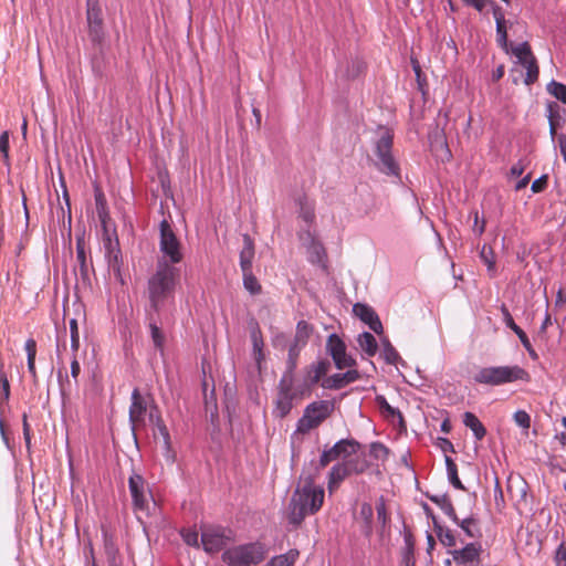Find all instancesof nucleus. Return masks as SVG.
<instances>
[{"label": "nucleus", "mask_w": 566, "mask_h": 566, "mask_svg": "<svg viewBox=\"0 0 566 566\" xmlns=\"http://www.w3.org/2000/svg\"><path fill=\"white\" fill-rule=\"evenodd\" d=\"M313 474L302 473L298 485L289 504V522L294 526L302 524L307 515L318 512L324 502V489L314 484Z\"/></svg>", "instance_id": "obj_1"}, {"label": "nucleus", "mask_w": 566, "mask_h": 566, "mask_svg": "<svg viewBox=\"0 0 566 566\" xmlns=\"http://www.w3.org/2000/svg\"><path fill=\"white\" fill-rule=\"evenodd\" d=\"M179 271L166 260H158L155 273L148 279L147 291L151 310L159 312L174 295Z\"/></svg>", "instance_id": "obj_2"}, {"label": "nucleus", "mask_w": 566, "mask_h": 566, "mask_svg": "<svg viewBox=\"0 0 566 566\" xmlns=\"http://www.w3.org/2000/svg\"><path fill=\"white\" fill-rule=\"evenodd\" d=\"M268 554L265 545L261 542H252L226 549L222 560L228 566H254L262 563Z\"/></svg>", "instance_id": "obj_3"}, {"label": "nucleus", "mask_w": 566, "mask_h": 566, "mask_svg": "<svg viewBox=\"0 0 566 566\" xmlns=\"http://www.w3.org/2000/svg\"><path fill=\"white\" fill-rule=\"evenodd\" d=\"M530 374L517 365L484 367L474 375L475 382L490 386H500L517 380L530 381Z\"/></svg>", "instance_id": "obj_4"}, {"label": "nucleus", "mask_w": 566, "mask_h": 566, "mask_svg": "<svg viewBox=\"0 0 566 566\" xmlns=\"http://www.w3.org/2000/svg\"><path fill=\"white\" fill-rule=\"evenodd\" d=\"M335 408L333 401L318 400L310 403L304 409L303 416L298 419L295 433H308L311 430L319 427L331 417Z\"/></svg>", "instance_id": "obj_5"}, {"label": "nucleus", "mask_w": 566, "mask_h": 566, "mask_svg": "<svg viewBox=\"0 0 566 566\" xmlns=\"http://www.w3.org/2000/svg\"><path fill=\"white\" fill-rule=\"evenodd\" d=\"M159 231V250L163 253L161 260H166L171 265L181 262L184 258L181 252V244L176 237L170 223L166 219L160 222Z\"/></svg>", "instance_id": "obj_6"}, {"label": "nucleus", "mask_w": 566, "mask_h": 566, "mask_svg": "<svg viewBox=\"0 0 566 566\" xmlns=\"http://www.w3.org/2000/svg\"><path fill=\"white\" fill-rule=\"evenodd\" d=\"M234 541V533L222 526H208L201 531V543L203 549L209 554L222 551L229 543Z\"/></svg>", "instance_id": "obj_7"}, {"label": "nucleus", "mask_w": 566, "mask_h": 566, "mask_svg": "<svg viewBox=\"0 0 566 566\" xmlns=\"http://www.w3.org/2000/svg\"><path fill=\"white\" fill-rule=\"evenodd\" d=\"M391 148L392 135L386 132L376 143V155L378 157L376 166L382 174L398 177L399 165L391 154Z\"/></svg>", "instance_id": "obj_8"}, {"label": "nucleus", "mask_w": 566, "mask_h": 566, "mask_svg": "<svg viewBox=\"0 0 566 566\" xmlns=\"http://www.w3.org/2000/svg\"><path fill=\"white\" fill-rule=\"evenodd\" d=\"M368 469V462L365 459H350L334 464L328 474V488L338 486L346 478L352 474L364 473Z\"/></svg>", "instance_id": "obj_9"}, {"label": "nucleus", "mask_w": 566, "mask_h": 566, "mask_svg": "<svg viewBox=\"0 0 566 566\" xmlns=\"http://www.w3.org/2000/svg\"><path fill=\"white\" fill-rule=\"evenodd\" d=\"M86 23L92 43L101 44L105 38V28L99 0H86Z\"/></svg>", "instance_id": "obj_10"}, {"label": "nucleus", "mask_w": 566, "mask_h": 566, "mask_svg": "<svg viewBox=\"0 0 566 566\" xmlns=\"http://www.w3.org/2000/svg\"><path fill=\"white\" fill-rule=\"evenodd\" d=\"M128 488L134 510L142 512L146 511L148 509L151 494L147 489L145 479L140 474L133 472L128 479Z\"/></svg>", "instance_id": "obj_11"}, {"label": "nucleus", "mask_w": 566, "mask_h": 566, "mask_svg": "<svg viewBox=\"0 0 566 566\" xmlns=\"http://www.w3.org/2000/svg\"><path fill=\"white\" fill-rule=\"evenodd\" d=\"M326 349L332 356L335 366L338 369L356 366V360L346 354V345L336 334H331L327 338Z\"/></svg>", "instance_id": "obj_12"}, {"label": "nucleus", "mask_w": 566, "mask_h": 566, "mask_svg": "<svg viewBox=\"0 0 566 566\" xmlns=\"http://www.w3.org/2000/svg\"><path fill=\"white\" fill-rule=\"evenodd\" d=\"M147 401L142 396L138 388L132 392V403L129 407V422L132 430L135 432L138 428L146 426Z\"/></svg>", "instance_id": "obj_13"}, {"label": "nucleus", "mask_w": 566, "mask_h": 566, "mask_svg": "<svg viewBox=\"0 0 566 566\" xmlns=\"http://www.w3.org/2000/svg\"><path fill=\"white\" fill-rule=\"evenodd\" d=\"M482 546L479 543H469L463 548L451 552L453 560L462 566H476L480 563Z\"/></svg>", "instance_id": "obj_14"}, {"label": "nucleus", "mask_w": 566, "mask_h": 566, "mask_svg": "<svg viewBox=\"0 0 566 566\" xmlns=\"http://www.w3.org/2000/svg\"><path fill=\"white\" fill-rule=\"evenodd\" d=\"M354 314L359 317L369 328L376 334L380 335L384 332L382 324L379 316L373 307L367 304L356 303L353 306Z\"/></svg>", "instance_id": "obj_15"}, {"label": "nucleus", "mask_w": 566, "mask_h": 566, "mask_svg": "<svg viewBox=\"0 0 566 566\" xmlns=\"http://www.w3.org/2000/svg\"><path fill=\"white\" fill-rule=\"evenodd\" d=\"M329 366L331 364L328 360H319L315 364L310 365L306 368L303 389L301 390V394H303L304 391H310L311 388L314 385H316L327 374Z\"/></svg>", "instance_id": "obj_16"}, {"label": "nucleus", "mask_w": 566, "mask_h": 566, "mask_svg": "<svg viewBox=\"0 0 566 566\" xmlns=\"http://www.w3.org/2000/svg\"><path fill=\"white\" fill-rule=\"evenodd\" d=\"M76 261L82 283L85 285L90 284V269H93V265L92 262H87L86 242L83 234L76 237Z\"/></svg>", "instance_id": "obj_17"}, {"label": "nucleus", "mask_w": 566, "mask_h": 566, "mask_svg": "<svg viewBox=\"0 0 566 566\" xmlns=\"http://www.w3.org/2000/svg\"><path fill=\"white\" fill-rule=\"evenodd\" d=\"M249 328H250V336H251L252 347H253L252 355H253V358H254L258 369L261 370V364L264 360V353H263L264 342H263L262 332L259 326V323L254 318L250 319Z\"/></svg>", "instance_id": "obj_18"}, {"label": "nucleus", "mask_w": 566, "mask_h": 566, "mask_svg": "<svg viewBox=\"0 0 566 566\" xmlns=\"http://www.w3.org/2000/svg\"><path fill=\"white\" fill-rule=\"evenodd\" d=\"M359 373L356 369H349L343 374H334L326 377L322 381V387L325 389L338 390L359 379Z\"/></svg>", "instance_id": "obj_19"}, {"label": "nucleus", "mask_w": 566, "mask_h": 566, "mask_svg": "<svg viewBox=\"0 0 566 566\" xmlns=\"http://www.w3.org/2000/svg\"><path fill=\"white\" fill-rule=\"evenodd\" d=\"M149 421L157 428L159 434L164 440V446L167 450L170 449V434L168 428L166 427L161 416L158 413V407L155 401L151 399V405L149 406Z\"/></svg>", "instance_id": "obj_20"}, {"label": "nucleus", "mask_w": 566, "mask_h": 566, "mask_svg": "<svg viewBox=\"0 0 566 566\" xmlns=\"http://www.w3.org/2000/svg\"><path fill=\"white\" fill-rule=\"evenodd\" d=\"M242 240L243 248L240 252V268L241 271L252 270V262L255 254L254 242L249 234H243Z\"/></svg>", "instance_id": "obj_21"}, {"label": "nucleus", "mask_w": 566, "mask_h": 566, "mask_svg": "<svg viewBox=\"0 0 566 566\" xmlns=\"http://www.w3.org/2000/svg\"><path fill=\"white\" fill-rule=\"evenodd\" d=\"M104 553L107 559L108 566H122V559L119 556L118 547L115 539L107 532H104Z\"/></svg>", "instance_id": "obj_22"}, {"label": "nucleus", "mask_w": 566, "mask_h": 566, "mask_svg": "<svg viewBox=\"0 0 566 566\" xmlns=\"http://www.w3.org/2000/svg\"><path fill=\"white\" fill-rule=\"evenodd\" d=\"M427 496L432 503L438 505L452 522L459 523V517L455 513L451 499L447 493L436 495L428 494Z\"/></svg>", "instance_id": "obj_23"}, {"label": "nucleus", "mask_w": 566, "mask_h": 566, "mask_svg": "<svg viewBox=\"0 0 566 566\" xmlns=\"http://www.w3.org/2000/svg\"><path fill=\"white\" fill-rule=\"evenodd\" d=\"M373 517L374 509L369 503H363L360 505L358 518L363 521L360 531L365 537L370 538L373 535Z\"/></svg>", "instance_id": "obj_24"}, {"label": "nucleus", "mask_w": 566, "mask_h": 566, "mask_svg": "<svg viewBox=\"0 0 566 566\" xmlns=\"http://www.w3.org/2000/svg\"><path fill=\"white\" fill-rule=\"evenodd\" d=\"M94 199L98 219L102 223V227L106 228L111 218L105 195L99 187H95Z\"/></svg>", "instance_id": "obj_25"}, {"label": "nucleus", "mask_w": 566, "mask_h": 566, "mask_svg": "<svg viewBox=\"0 0 566 566\" xmlns=\"http://www.w3.org/2000/svg\"><path fill=\"white\" fill-rule=\"evenodd\" d=\"M463 423L467 428L472 430L476 440L481 441L485 437L486 429L473 412H464Z\"/></svg>", "instance_id": "obj_26"}, {"label": "nucleus", "mask_w": 566, "mask_h": 566, "mask_svg": "<svg viewBox=\"0 0 566 566\" xmlns=\"http://www.w3.org/2000/svg\"><path fill=\"white\" fill-rule=\"evenodd\" d=\"M336 444H340L339 458L343 459V461L350 460V457L358 454L361 449V444L355 439H342L337 441Z\"/></svg>", "instance_id": "obj_27"}, {"label": "nucleus", "mask_w": 566, "mask_h": 566, "mask_svg": "<svg viewBox=\"0 0 566 566\" xmlns=\"http://www.w3.org/2000/svg\"><path fill=\"white\" fill-rule=\"evenodd\" d=\"M462 531L465 533V535L470 538H479L482 536L481 528L479 526V522L475 517L469 516L463 520H459V523H457Z\"/></svg>", "instance_id": "obj_28"}, {"label": "nucleus", "mask_w": 566, "mask_h": 566, "mask_svg": "<svg viewBox=\"0 0 566 566\" xmlns=\"http://www.w3.org/2000/svg\"><path fill=\"white\" fill-rule=\"evenodd\" d=\"M444 128L441 129V132H436L433 137H430V145L432 150H438V147L441 149L443 155L441 156L442 160H450L452 155L448 147V144L444 138Z\"/></svg>", "instance_id": "obj_29"}, {"label": "nucleus", "mask_w": 566, "mask_h": 566, "mask_svg": "<svg viewBox=\"0 0 566 566\" xmlns=\"http://www.w3.org/2000/svg\"><path fill=\"white\" fill-rule=\"evenodd\" d=\"M24 348L28 356V370L32 376L33 381L35 382L38 380L35 369L36 342L33 338L27 339Z\"/></svg>", "instance_id": "obj_30"}, {"label": "nucleus", "mask_w": 566, "mask_h": 566, "mask_svg": "<svg viewBox=\"0 0 566 566\" xmlns=\"http://www.w3.org/2000/svg\"><path fill=\"white\" fill-rule=\"evenodd\" d=\"M293 396L277 395L275 400V413L279 418H285L293 408Z\"/></svg>", "instance_id": "obj_31"}, {"label": "nucleus", "mask_w": 566, "mask_h": 566, "mask_svg": "<svg viewBox=\"0 0 566 566\" xmlns=\"http://www.w3.org/2000/svg\"><path fill=\"white\" fill-rule=\"evenodd\" d=\"M360 348L368 355L374 356L377 353L378 345L373 334L364 332L358 336Z\"/></svg>", "instance_id": "obj_32"}, {"label": "nucleus", "mask_w": 566, "mask_h": 566, "mask_svg": "<svg viewBox=\"0 0 566 566\" xmlns=\"http://www.w3.org/2000/svg\"><path fill=\"white\" fill-rule=\"evenodd\" d=\"M294 373L284 371L280 379L277 387V395L293 396L296 397V392L293 391Z\"/></svg>", "instance_id": "obj_33"}, {"label": "nucleus", "mask_w": 566, "mask_h": 566, "mask_svg": "<svg viewBox=\"0 0 566 566\" xmlns=\"http://www.w3.org/2000/svg\"><path fill=\"white\" fill-rule=\"evenodd\" d=\"M376 403H377V406L379 407V409H380L381 413H382L386 418H392V419H394V418H396V417H397V418L399 419V421H400V422H402V421H403L402 413H401L398 409H396V408L391 407V406L388 403L387 399H386L384 396L378 395V396L376 397Z\"/></svg>", "instance_id": "obj_34"}, {"label": "nucleus", "mask_w": 566, "mask_h": 566, "mask_svg": "<svg viewBox=\"0 0 566 566\" xmlns=\"http://www.w3.org/2000/svg\"><path fill=\"white\" fill-rule=\"evenodd\" d=\"M298 557V551L291 549L286 554L274 556L268 562L270 566H293Z\"/></svg>", "instance_id": "obj_35"}, {"label": "nucleus", "mask_w": 566, "mask_h": 566, "mask_svg": "<svg viewBox=\"0 0 566 566\" xmlns=\"http://www.w3.org/2000/svg\"><path fill=\"white\" fill-rule=\"evenodd\" d=\"M512 53L517 57V62L525 66L531 57H534L531 46L527 42H523L511 49Z\"/></svg>", "instance_id": "obj_36"}, {"label": "nucleus", "mask_w": 566, "mask_h": 566, "mask_svg": "<svg viewBox=\"0 0 566 566\" xmlns=\"http://www.w3.org/2000/svg\"><path fill=\"white\" fill-rule=\"evenodd\" d=\"M446 465H447V472L450 483L458 490L464 491L465 488L462 484L461 480L458 475V468L454 461L450 457H446Z\"/></svg>", "instance_id": "obj_37"}, {"label": "nucleus", "mask_w": 566, "mask_h": 566, "mask_svg": "<svg viewBox=\"0 0 566 566\" xmlns=\"http://www.w3.org/2000/svg\"><path fill=\"white\" fill-rule=\"evenodd\" d=\"M243 285L251 294L256 295L261 293V285L258 279L254 276L252 270L242 271Z\"/></svg>", "instance_id": "obj_38"}, {"label": "nucleus", "mask_w": 566, "mask_h": 566, "mask_svg": "<svg viewBox=\"0 0 566 566\" xmlns=\"http://www.w3.org/2000/svg\"><path fill=\"white\" fill-rule=\"evenodd\" d=\"M547 92L554 96L556 99L560 101L563 104L566 105V85L557 82L555 80H552L547 86Z\"/></svg>", "instance_id": "obj_39"}, {"label": "nucleus", "mask_w": 566, "mask_h": 566, "mask_svg": "<svg viewBox=\"0 0 566 566\" xmlns=\"http://www.w3.org/2000/svg\"><path fill=\"white\" fill-rule=\"evenodd\" d=\"M339 449L340 444H334L328 450H324L319 457L318 468L327 467L332 461H335L339 458Z\"/></svg>", "instance_id": "obj_40"}, {"label": "nucleus", "mask_w": 566, "mask_h": 566, "mask_svg": "<svg viewBox=\"0 0 566 566\" xmlns=\"http://www.w3.org/2000/svg\"><path fill=\"white\" fill-rule=\"evenodd\" d=\"M297 203L300 206V217L305 222H312L315 218L313 205L307 201L305 196L298 198Z\"/></svg>", "instance_id": "obj_41"}, {"label": "nucleus", "mask_w": 566, "mask_h": 566, "mask_svg": "<svg viewBox=\"0 0 566 566\" xmlns=\"http://www.w3.org/2000/svg\"><path fill=\"white\" fill-rule=\"evenodd\" d=\"M303 346L300 345L297 342H293L289 347V356L286 360V371L294 373L296 365H297V358L301 352V348Z\"/></svg>", "instance_id": "obj_42"}, {"label": "nucleus", "mask_w": 566, "mask_h": 566, "mask_svg": "<svg viewBox=\"0 0 566 566\" xmlns=\"http://www.w3.org/2000/svg\"><path fill=\"white\" fill-rule=\"evenodd\" d=\"M381 356L389 365H395L400 359L398 352L395 349V347L390 344L388 339H385L382 342Z\"/></svg>", "instance_id": "obj_43"}, {"label": "nucleus", "mask_w": 566, "mask_h": 566, "mask_svg": "<svg viewBox=\"0 0 566 566\" xmlns=\"http://www.w3.org/2000/svg\"><path fill=\"white\" fill-rule=\"evenodd\" d=\"M524 67L526 69V76L524 78L525 84H534L538 80L539 74V69L535 56L531 57V60L527 61V64Z\"/></svg>", "instance_id": "obj_44"}, {"label": "nucleus", "mask_w": 566, "mask_h": 566, "mask_svg": "<svg viewBox=\"0 0 566 566\" xmlns=\"http://www.w3.org/2000/svg\"><path fill=\"white\" fill-rule=\"evenodd\" d=\"M120 255L122 253L119 247L113 249L112 251L105 252L108 268L117 274L120 273Z\"/></svg>", "instance_id": "obj_45"}, {"label": "nucleus", "mask_w": 566, "mask_h": 566, "mask_svg": "<svg viewBox=\"0 0 566 566\" xmlns=\"http://www.w3.org/2000/svg\"><path fill=\"white\" fill-rule=\"evenodd\" d=\"M149 329L154 346L161 350L165 344V335L163 334L161 329L157 326L156 322L151 321L149 323Z\"/></svg>", "instance_id": "obj_46"}, {"label": "nucleus", "mask_w": 566, "mask_h": 566, "mask_svg": "<svg viewBox=\"0 0 566 566\" xmlns=\"http://www.w3.org/2000/svg\"><path fill=\"white\" fill-rule=\"evenodd\" d=\"M310 336V325L305 321H301L296 326V334L293 342H297L300 345L304 346Z\"/></svg>", "instance_id": "obj_47"}, {"label": "nucleus", "mask_w": 566, "mask_h": 566, "mask_svg": "<svg viewBox=\"0 0 566 566\" xmlns=\"http://www.w3.org/2000/svg\"><path fill=\"white\" fill-rule=\"evenodd\" d=\"M365 67V63L361 60H352L350 62H348L346 69V76L348 78H355L364 72Z\"/></svg>", "instance_id": "obj_48"}, {"label": "nucleus", "mask_w": 566, "mask_h": 566, "mask_svg": "<svg viewBox=\"0 0 566 566\" xmlns=\"http://www.w3.org/2000/svg\"><path fill=\"white\" fill-rule=\"evenodd\" d=\"M376 512L378 523L381 524V527L385 528L387 522L389 521V516L387 513L386 502L384 496H380L376 503Z\"/></svg>", "instance_id": "obj_49"}, {"label": "nucleus", "mask_w": 566, "mask_h": 566, "mask_svg": "<svg viewBox=\"0 0 566 566\" xmlns=\"http://www.w3.org/2000/svg\"><path fill=\"white\" fill-rule=\"evenodd\" d=\"M496 36L499 45L507 53L510 51V44L507 41V31L505 23L499 22V24H496Z\"/></svg>", "instance_id": "obj_50"}, {"label": "nucleus", "mask_w": 566, "mask_h": 566, "mask_svg": "<svg viewBox=\"0 0 566 566\" xmlns=\"http://www.w3.org/2000/svg\"><path fill=\"white\" fill-rule=\"evenodd\" d=\"M70 336H71V349L75 354L80 348V333L77 321L72 318L70 321Z\"/></svg>", "instance_id": "obj_51"}, {"label": "nucleus", "mask_w": 566, "mask_h": 566, "mask_svg": "<svg viewBox=\"0 0 566 566\" xmlns=\"http://www.w3.org/2000/svg\"><path fill=\"white\" fill-rule=\"evenodd\" d=\"M437 536L441 544L447 547H453L457 545L455 536L452 534L451 530L447 527H442V531H439Z\"/></svg>", "instance_id": "obj_52"}, {"label": "nucleus", "mask_w": 566, "mask_h": 566, "mask_svg": "<svg viewBox=\"0 0 566 566\" xmlns=\"http://www.w3.org/2000/svg\"><path fill=\"white\" fill-rule=\"evenodd\" d=\"M546 108H547V118H548V124H549V135H551L552 139H554L556 136V130H557V124L554 123V113H556V103L555 102L547 103Z\"/></svg>", "instance_id": "obj_53"}, {"label": "nucleus", "mask_w": 566, "mask_h": 566, "mask_svg": "<svg viewBox=\"0 0 566 566\" xmlns=\"http://www.w3.org/2000/svg\"><path fill=\"white\" fill-rule=\"evenodd\" d=\"M2 363H0V386L2 388V397H0V403L2 401H7L10 397V384L7 378V375L2 370Z\"/></svg>", "instance_id": "obj_54"}, {"label": "nucleus", "mask_w": 566, "mask_h": 566, "mask_svg": "<svg viewBox=\"0 0 566 566\" xmlns=\"http://www.w3.org/2000/svg\"><path fill=\"white\" fill-rule=\"evenodd\" d=\"M513 419L516 422L517 426H520L523 429H530L531 427V417L530 415L524 410H517L513 415Z\"/></svg>", "instance_id": "obj_55"}, {"label": "nucleus", "mask_w": 566, "mask_h": 566, "mask_svg": "<svg viewBox=\"0 0 566 566\" xmlns=\"http://www.w3.org/2000/svg\"><path fill=\"white\" fill-rule=\"evenodd\" d=\"M480 256L488 264L489 270L494 268L495 261L492 248L483 245Z\"/></svg>", "instance_id": "obj_56"}, {"label": "nucleus", "mask_w": 566, "mask_h": 566, "mask_svg": "<svg viewBox=\"0 0 566 566\" xmlns=\"http://www.w3.org/2000/svg\"><path fill=\"white\" fill-rule=\"evenodd\" d=\"M514 333L520 338L523 347L530 353V355L531 356H536V353L533 349L532 344H531L527 335L525 334V332L521 327H518V329L514 331Z\"/></svg>", "instance_id": "obj_57"}, {"label": "nucleus", "mask_w": 566, "mask_h": 566, "mask_svg": "<svg viewBox=\"0 0 566 566\" xmlns=\"http://www.w3.org/2000/svg\"><path fill=\"white\" fill-rule=\"evenodd\" d=\"M405 543H406V548H405V560H406V565L407 566H410V562H411V557H412V554H413V539H412V535L411 534H406L405 535Z\"/></svg>", "instance_id": "obj_58"}, {"label": "nucleus", "mask_w": 566, "mask_h": 566, "mask_svg": "<svg viewBox=\"0 0 566 566\" xmlns=\"http://www.w3.org/2000/svg\"><path fill=\"white\" fill-rule=\"evenodd\" d=\"M103 229H104L103 243H104L105 252L112 251L113 249L119 247L118 239L117 238H115L114 240L112 239L107 227L103 228Z\"/></svg>", "instance_id": "obj_59"}, {"label": "nucleus", "mask_w": 566, "mask_h": 566, "mask_svg": "<svg viewBox=\"0 0 566 566\" xmlns=\"http://www.w3.org/2000/svg\"><path fill=\"white\" fill-rule=\"evenodd\" d=\"M501 312H502L503 321H504L506 327H509L513 332L518 329L520 326L515 324L509 308L504 304H502V306H501Z\"/></svg>", "instance_id": "obj_60"}, {"label": "nucleus", "mask_w": 566, "mask_h": 566, "mask_svg": "<svg viewBox=\"0 0 566 566\" xmlns=\"http://www.w3.org/2000/svg\"><path fill=\"white\" fill-rule=\"evenodd\" d=\"M181 536L184 538V542L189 546H199L198 543V533L195 531H184L181 532Z\"/></svg>", "instance_id": "obj_61"}, {"label": "nucleus", "mask_w": 566, "mask_h": 566, "mask_svg": "<svg viewBox=\"0 0 566 566\" xmlns=\"http://www.w3.org/2000/svg\"><path fill=\"white\" fill-rule=\"evenodd\" d=\"M473 216V226H472V230L474 233H476L478 235H481L484 230H485V220L483 219L481 222H480V219H479V212L478 211H473L471 213Z\"/></svg>", "instance_id": "obj_62"}, {"label": "nucleus", "mask_w": 566, "mask_h": 566, "mask_svg": "<svg viewBox=\"0 0 566 566\" xmlns=\"http://www.w3.org/2000/svg\"><path fill=\"white\" fill-rule=\"evenodd\" d=\"M380 453L387 455L388 449L380 442H373L370 444V454L374 455L375 458H379Z\"/></svg>", "instance_id": "obj_63"}, {"label": "nucleus", "mask_w": 566, "mask_h": 566, "mask_svg": "<svg viewBox=\"0 0 566 566\" xmlns=\"http://www.w3.org/2000/svg\"><path fill=\"white\" fill-rule=\"evenodd\" d=\"M555 560L557 566H566V547L560 544L555 554Z\"/></svg>", "instance_id": "obj_64"}]
</instances>
